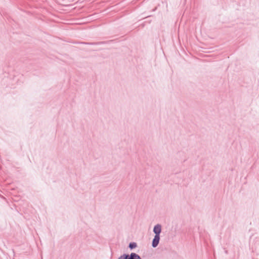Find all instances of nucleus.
I'll return each mask as SVG.
<instances>
[{
  "instance_id": "obj_2",
  "label": "nucleus",
  "mask_w": 259,
  "mask_h": 259,
  "mask_svg": "<svg viewBox=\"0 0 259 259\" xmlns=\"http://www.w3.org/2000/svg\"><path fill=\"white\" fill-rule=\"evenodd\" d=\"M153 231L156 234L155 235H159L161 232V226L159 225L155 226L154 228Z\"/></svg>"
},
{
  "instance_id": "obj_5",
  "label": "nucleus",
  "mask_w": 259,
  "mask_h": 259,
  "mask_svg": "<svg viewBox=\"0 0 259 259\" xmlns=\"http://www.w3.org/2000/svg\"><path fill=\"white\" fill-rule=\"evenodd\" d=\"M128 255H123L121 256H120L118 259H128L127 257H128Z\"/></svg>"
},
{
  "instance_id": "obj_3",
  "label": "nucleus",
  "mask_w": 259,
  "mask_h": 259,
  "mask_svg": "<svg viewBox=\"0 0 259 259\" xmlns=\"http://www.w3.org/2000/svg\"><path fill=\"white\" fill-rule=\"evenodd\" d=\"M128 259H141L140 257L135 253H132Z\"/></svg>"
},
{
  "instance_id": "obj_1",
  "label": "nucleus",
  "mask_w": 259,
  "mask_h": 259,
  "mask_svg": "<svg viewBox=\"0 0 259 259\" xmlns=\"http://www.w3.org/2000/svg\"><path fill=\"white\" fill-rule=\"evenodd\" d=\"M160 237L159 235H155V237L152 242V246L154 247H155L158 244L159 241Z\"/></svg>"
},
{
  "instance_id": "obj_4",
  "label": "nucleus",
  "mask_w": 259,
  "mask_h": 259,
  "mask_svg": "<svg viewBox=\"0 0 259 259\" xmlns=\"http://www.w3.org/2000/svg\"><path fill=\"white\" fill-rule=\"evenodd\" d=\"M129 246L132 249L136 247V244L135 243H131Z\"/></svg>"
}]
</instances>
